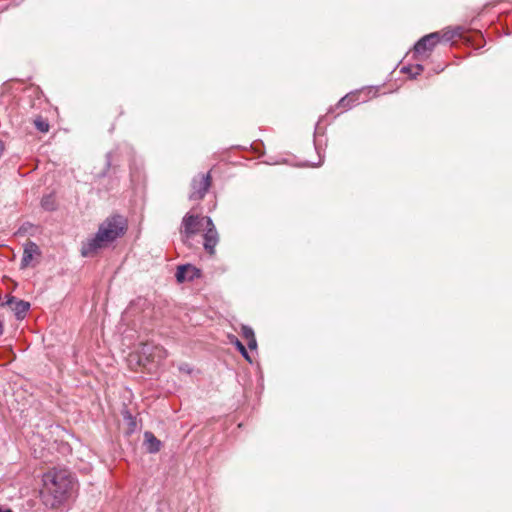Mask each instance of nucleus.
Segmentation results:
<instances>
[{
    "label": "nucleus",
    "mask_w": 512,
    "mask_h": 512,
    "mask_svg": "<svg viewBox=\"0 0 512 512\" xmlns=\"http://www.w3.org/2000/svg\"><path fill=\"white\" fill-rule=\"evenodd\" d=\"M127 230V221L121 215H112L106 218L98 228L93 238L82 244L81 254L84 257H91L101 249L108 247L111 243L122 237Z\"/></svg>",
    "instance_id": "f257e3e1"
},
{
    "label": "nucleus",
    "mask_w": 512,
    "mask_h": 512,
    "mask_svg": "<svg viewBox=\"0 0 512 512\" xmlns=\"http://www.w3.org/2000/svg\"><path fill=\"white\" fill-rule=\"evenodd\" d=\"M74 478L67 469H52L43 475L42 497L46 506L60 505L70 494Z\"/></svg>",
    "instance_id": "f03ea898"
},
{
    "label": "nucleus",
    "mask_w": 512,
    "mask_h": 512,
    "mask_svg": "<svg viewBox=\"0 0 512 512\" xmlns=\"http://www.w3.org/2000/svg\"><path fill=\"white\" fill-rule=\"evenodd\" d=\"M183 229L181 230L182 240L185 244L201 230L212 226V219L208 216H198L186 214L182 220Z\"/></svg>",
    "instance_id": "7ed1b4c3"
},
{
    "label": "nucleus",
    "mask_w": 512,
    "mask_h": 512,
    "mask_svg": "<svg viewBox=\"0 0 512 512\" xmlns=\"http://www.w3.org/2000/svg\"><path fill=\"white\" fill-rule=\"evenodd\" d=\"M211 185L210 173L199 174L192 179V192L189 195L190 200H201L206 195Z\"/></svg>",
    "instance_id": "20e7f679"
},
{
    "label": "nucleus",
    "mask_w": 512,
    "mask_h": 512,
    "mask_svg": "<svg viewBox=\"0 0 512 512\" xmlns=\"http://www.w3.org/2000/svg\"><path fill=\"white\" fill-rule=\"evenodd\" d=\"M154 353H158L160 358L167 357V351L158 345H153L150 343H144L141 345V348L138 352V363L141 366H146L150 364L151 358Z\"/></svg>",
    "instance_id": "39448f33"
},
{
    "label": "nucleus",
    "mask_w": 512,
    "mask_h": 512,
    "mask_svg": "<svg viewBox=\"0 0 512 512\" xmlns=\"http://www.w3.org/2000/svg\"><path fill=\"white\" fill-rule=\"evenodd\" d=\"M440 41V32H433L425 35L414 45V52L418 55H421L425 52H431Z\"/></svg>",
    "instance_id": "423d86ee"
},
{
    "label": "nucleus",
    "mask_w": 512,
    "mask_h": 512,
    "mask_svg": "<svg viewBox=\"0 0 512 512\" xmlns=\"http://www.w3.org/2000/svg\"><path fill=\"white\" fill-rule=\"evenodd\" d=\"M201 271L191 264L180 265L177 268L175 277L177 282L184 283L199 278Z\"/></svg>",
    "instance_id": "0eeeda50"
},
{
    "label": "nucleus",
    "mask_w": 512,
    "mask_h": 512,
    "mask_svg": "<svg viewBox=\"0 0 512 512\" xmlns=\"http://www.w3.org/2000/svg\"><path fill=\"white\" fill-rule=\"evenodd\" d=\"M204 237V248L210 254L215 253V246L218 243V233L215 229L214 224L212 226H208L205 229Z\"/></svg>",
    "instance_id": "6e6552de"
},
{
    "label": "nucleus",
    "mask_w": 512,
    "mask_h": 512,
    "mask_svg": "<svg viewBox=\"0 0 512 512\" xmlns=\"http://www.w3.org/2000/svg\"><path fill=\"white\" fill-rule=\"evenodd\" d=\"M7 305L10 306L17 319H23L30 308L29 302L17 300L15 297H10L7 301Z\"/></svg>",
    "instance_id": "1a4fd4ad"
},
{
    "label": "nucleus",
    "mask_w": 512,
    "mask_h": 512,
    "mask_svg": "<svg viewBox=\"0 0 512 512\" xmlns=\"http://www.w3.org/2000/svg\"><path fill=\"white\" fill-rule=\"evenodd\" d=\"M35 255H40V249L36 243L29 241L24 247L21 268L28 267Z\"/></svg>",
    "instance_id": "9d476101"
},
{
    "label": "nucleus",
    "mask_w": 512,
    "mask_h": 512,
    "mask_svg": "<svg viewBox=\"0 0 512 512\" xmlns=\"http://www.w3.org/2000/svg\"><path fill=\"white\" fill-rule=\"evenodd\" d=\"M144 438L148 452L156 453L160 450L161 442L154 436L152 432H145Z\"/></svg>",
    "instance_id": "9b49d317"
},
{
    "label": "nucleus",
    "mask_w": 512,
    "mask_h": 512,
    "mask_svg": "<svg viewBox=\"0 0 512 512\" xmlns=\"http://www.w3.org/2000/svg\"><path fill=\"white\" fill-rule=\"evenodd\" d=\"M242 336L245 340H247L248 347L253 350L257 347V341L254 335V331L251 327L242 325Z\"/></svg>",
    "instance_id": "f8f14e48"
},
{
    "label": "nucleus",
    "mask_w": 512,
    "mask_h": 512,
    "mask_svg": "<svg viewBox=\"0 0 512 512\" xmlns=\"http://www.w3.org/2000/svg\"><path fill=\"white\" fill-rule=\"evenodd\" d=\"M440 36H441V40H443L445 42H450L453 39L462 36V28L456 27L455 29L445 30L442 34L440 33Z\"/></svg>",
    "instance_id": "ddd939ff"
},
{
    "label": "nucleus",
    "mask_w": 512,
    "mask_h": 512,
    "mask_svg": "<svg viewBox=\"0 0 512 512\" xmlns=\"http://www.w3.org/2000/svg\"><path fill=\"white\" fill-rule=\"evenodd\" d=\"M229 340H230V343H232L236 346V348L241 353V355L245 359H247L249 362H251L248 352H247L245 346L242 344V342L234 335H229Z\"/></svg>",
    "instance_id": "4468645a"
},
{
    "label": "nucleus",
    "mask_w": 512,
    "mask_h": 512,
    "mask_svg": "<svg viewBox=\"0 0 512 512\" xmlns=\"http://www.w3.org/2000/svg\"><path fill=\"white\" fill-rule=\"evenodd\" d=\"M41 206L47 211H53L56 208L55 197L52 194L45 195L41 200Z\"/></svg>",
    "instance_id": "2eb2a0df"
},
{
    "label": "nucleus",
    "mask_w": 512,
    "mask_h": 512,
    "mask_svg": "<svg viewBox=\"0 0 512 512\" xmlns=\"http://www.w3.org/2000/svg\"><path fill=\"white\" fill-rule=\"evenodd\" d=\"M423 66L420 64H417L415 66H405L401 69L404 73H409L412 78H415L417 75H419L423 71Z\"/></svg>",
    "instance_id": "dca6fc26"
},
{
    "label": "nucleus",
    "mask_w": 512,
    "mask_h": 512,
    "mask_svg": "<svg viewBox=\"0 0 512 512\" xmlns=\"http://www.w3.org/2000/svg\"><path fill=\"white\" fill-rule=\"evenodd\" d=\"M34 125L40 132L46 133L49 131V123L42 117L36 118L34 120Z\"/></svg>",
    "instance_id": "f3484780"
},
{
    "label": "nucleus",
    "mask_w": 512,
    "mask_h": 512,
    "mask_svg": "<svg viewBox=\"0 0 512 512\" xmlns=\"http://www.w3.org/2000/svg\"><path fill=\"white\" fill-rule=\"evenodd\" d=\"M355 98V94L346 95L339 101L338 105L343 108H350L351 103L355 101Z\"/></svg>",
    "instance_id": "a211bd4d"
},
{
    "label": "nucleus",
    "mask_w": 512,
    "mask_h": 512,
    "mask_svg": "<svg viewBox=\"0 0 512 512\" xmlns=\"http://www.w3.org/2000/svg\"><path fill=\"white\" fill-rule=\"evenodd\" d=\"M165 358H160L158 353H154L151 358L150 363L160 364Z\"/></svg>",
    "instance_id": "6ab92c4d"
},
{
    "label": "nucleus",
    "mask_w": 512,
    "mask_h": 512,
    "mask_svg": "<svg viewBox=\"0 0 512 512\" xmlns=\"http://www.w3.org/2000/svg\"><path fill=\"white\" fill-rule=\"evenodd\" d=\"M0 512H12V510L11 509H2V508H0Z\"/></svg>",
    "instance_id": "aec40b11"
}]
</instances>
